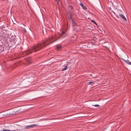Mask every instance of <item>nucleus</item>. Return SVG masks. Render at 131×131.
<instances>
[{
  "mask_svg": "<svg viewBox=\"0 0 131 131\" xmlns=\"http://www.w3.org/2000/svg\"><path fill=\"white\" fill-rule=\"evenodd\" d=\"M5 28L4 27H3L1 28V30H4L5 31V30L4 29V28Z\"/></svg>",
  "mask_w": 131,
  "mask_h": 131,
  "instance_id": "nucleus-18",
  "label": "nucleus"
},
{
  "mask_svg": "<svg viewBox=\"0 0 131 131\" xmlns=\"http://www.w3.org/2000/svg\"><path fill=\"white\" fill-rule=\"evenodd\" d=\"M32 53V52L31 50H29L25 51L24 53V54L25 55H27L28 54H31Z\"/></svg>",
  "mask_w": 131,
  "mask_h": 131,
  "instance_id": "nucleus-3",
  "label": "nucleus"
},
{
  "mask_svg": "<svg viewBox=\"0 0 131 131\" xmlns=\"http://www.w3.org/2000/svg\"><path fill=\"white\" fill-rule=\"evenodd\" d=\"M7 40V39H6V41Z\"/></svg>",
  "mask_w": 131,
  "mask_h": 131,
  "instance_id": "nucleus-25",
  "label": "nucleus"
},
{
  "mask_svg": "<svg viewBox=\"0 0 131 131\" xmlns=\"http://www.w3.org/2000/svg\"><path fill=\"white\" fill-rule=\"evenodd\" d=\"M3 33H1V32H0V36H3Z\"/></svg>",
  "mask_w": 131,
  "mask_h": 131,
  "instance_id": "nucleus-19",
  "label": "nucleus"
},
{
  "mask_svg": "<svg viewBox=\"0 0 131 131\" xmlns=\"http://www.w3.org/2000/svg\"><path fill=\"white\" fill-rule=\"evenodd\" d=\"M23 31H24L25 32H27V31L25 28H23Z\"/></svg>",
  "mask_w": 131,
  "mask_h": 131,
  "instance_id": "nucleus-17",
  "label": "nucleus"
},
{
  "mask_svg": "<svg viewBox=\"0 0 131 131\" xmlns=\"http://www.w3.org/2000/svg\"><path fill=\"white\" fill-rule=\"evenodd\" d=\"M55 37L51 36L50 38L42 40L40 43L36 44L32 47V51L36 52L39 51L46 46L49 45L57 39L54 40Z\"/></svg>",
  "mask_w": 131,
  "mask_h": 131,
  "instance_id": "nucleus-1",
  "label": "nucleus"
},
{
  "mask_svg": "<svg viewBox=\"0 0 131 131\" xmlns=\"http://www.w3.org/2000/svg\"><path fill=\"white\" fill-rule=\"evenodd\" d=\"M94 84V83L92 82H90L87 83V84L89 85H90L91 84Z\"/></svg>",
  "mask_w": 131,
  "mask_h": 131,
  "instance_id": "nucleus-12",
  "label": "nucleus"
},
{
  "mask_svg": "<svg viewBox=\"0 0 131 131\" xmlns=\"http://www.w3.org/2000/svg\"><path fill=\"white\" fill-rule=\"evenodd\" d=\"M2 131H13L9 130L8 129H4V130H2Z\"/></svg>",
  "mask_w": 131,
  "mask_h": 131,
  "instance_id": "nucleus-16",
  "label": "nucleus"
},
{
  "mask_svg": "<svg viewBox=\"0 0 131 131\" xmlns=\"http://www.w3.org/2000/svg\"><path fill=\"white\" fill-rule=\"evenodd\" d=\"M56 47L57 50H59L62 47L60 45H56Z\"/></svg>",
  "mask_w": 131,
  "mask_h": 131,
  "instance_id": "nucleus-6",
  "label": "nucleus"
},
{
  "mask_svg": "<svg viewBox=\"0 0 131 131\" xmlns=\"http://www.w3.org/2000/svg\"><path fill=\"white\" fill-rule=\"evenodd\" d=\"M119 16L121 18L123 19L124 20V21H126V19L123 15L122 14H119Z\"/></svg>",
  "mask_w": 131,
  "mask_h": 131,
  "instance_id": "nucleus-5",
  "label": "nucleus"
},
{
  "mask_svg": "<svg viewBox=\"0 0 131 131\" xmlns=\"http://www.w3.org/2000/svg\"><path fill=\"white\" fill-rule=\"evenodd\" d=\"M80 5L82 7V8L83 9H84L85 10L87 9V8L85 6H84L82 3H81L80 4Z\"/></svg>",
  "mask_w": 131,
  "mask_h": 131,
  "instance_id": "nucleus-7",
  "label": "nucleus"
},
{
  "mask_svg": "<svg viewBox=\"0 0 131 131\" xmlns=\"http://www.w3.org/2000/svg\"><path fill=\"white\" fill-rule=\"evenodd\" d=\"M121 59L123 60L125 62H126L127 64H130L131 65V62H130L128 60H126L124 59L121 58Z\"/></svg>",
  "mask_w": 131,
  "mask_h": 131,
  "instance_id": "nucleus-4",
  "label": "nucleus"
},
{
  "mask_svg": "<svg viewBox=\"0 0 131 131\" xmlns=\"http://www.w3.org/2000/svg\"><path fill=\"white\" fill-rule=\"evenodd\" d=\"M93 106H94L96 107H99L100 105L98 104H94L93 105Z\"/></svg>",
  "mask_w": 131,
  "mask_h": 131,
  "instance_id": "nucleus-15",
  "label": "nucleus"
},
{
  "mask_svg": "<svg viewBox=\"0 0 131 131\" xmlns=\"http://www.w3.org/2000/svg\"><path fill=\"white\" fill-rule=\"evenodd\" d=\"M72 24L73 26H75L76 25V23L73 20H72Z\"/></svg>",
  "mask_w": 131,
  "mask_h": 131,
  "instance_id": "nucleus-11",
  "label": "nucleus"
},
{
  "mask_svg": "<svg viewBox=\"0 0 131 131\" xmlns=\"http://www.w3.org/2000/svg\"><path fill=\"white\" fill-rule=\"evenodd\" d=\"M91 21L94 24L96 25H97V24L96 23V22L93 20H91Z\"/></svg>",
  "mask_w": 131,
  "mask_h": 131,
  "instance_id": "nucleus-13",
  "label": "nucleus"
},
{
  "mask_svg": "<svg viewBox=\"0 0 131 131\" xmlns=\"http://www.w3.org/2000/svg\"><path fill=\"white\" fill-rule=\"evenodd\" d=\"M37 126V125L33 124L25 126V129H29L30 128H33L34 127Z\"/></svg>",
  "mask_w": 131,
  "mask_h": 131,
  "instance_id": "nucleus-2",
  "label": "nucleus"
},
{
  "mask_svg": "<svg viewBox=\"0 0 131 131\" xmlns=\"http://www.w3.org/2000/svg\"><path fill=\"white\" fill-rule=\"evenodd\" d=\"M68 68V67L67 66H66V67H64V68H63L61 70L62 71H63L64 70H65L66 69H67Z\"/></svg>",
  "mask_w": 131,
  "mask_h": 131,
  "instance_id": "nucleus-10",
  "label": "nucleus"
},
{
  "mask_svg": "<svg viewBox=\"0 0 131 131\" xmlns=\"http://www.w3.org/2000/svg\"><path fill=\"white\" fill-rule=\"evenodd\" d=\"M69 20H71L72 21V20H73V18H72V17L71 16H69Z\"/></svg>",
  "mask_w": 131,
  "mask_h": 131,
  "instance_id": "nucleus-14",
  "label": "nucleus"
},
{
  "mask_svg": "<svg viewBox=\"0 0 131 131\" xmlns=\"http://www.w3.org/2000/svg\"><path fill=\"white\" fill-rule=\"evenodd\" d=\"M57 1L58 4H59V2L60 1V0H56Z\"/></svg>",
  "mask_w": 131,
  "mask_h": 131,
  "instance_id": "nucleus-23",
  "label": "nucleus"
},
{
  "mask_svg": "<svg viewBox=\"0 0 131 131\" xmlns=\"http://www.w3.org/2000/svg\"><path fill=\"white\" fill-rule=\"evenodd\" d=\"M1 27H0V28H1Z\"/></svg>",
  "mask_w": 131,
  "mask_h": 131,
  "instance_id": "nucleus-26",
  "label": "nucleus"
},
{
  "mask_svg": "<svg viewBox=\"0 0 131 131\" xmlns=\"http://www.w3.org/2000/svg\"><path fill=\"white\" fill-rule=\"evenodd\" d=\"M69 13L70 14V16L72 17V14H71V12H70Z\"/></svg>",
  "mask_w": 131,
  "mask_h": 131,
  "instance_id": "nucleus-20",
  "label": "nucleus"
},
{
  "mask_svg": "<svg viewBox=\"0 0 131 131\" xmlns=\"http://www.w3.org/2000/svg\"><path fill=\"white\" fill-rule=\"evenodd\" d=\"M27 61L29 64H30L31 63V60L30 58H28L27 59Z\"/></svg>",
  "mask_w": 131,
  "mask_h": 131,
  "instance_id": "nucleus-9",
  "label": "nucleus"
},
{
  "mask_svg": "<svg viewBox=\"0 0 131 131\" xmlns=\"http://www.w3.org/2000/svg\"><path fill=\"white\" fill-rule=\"evenodd\" d=\"M70 8L71 9H73V6H70Z\"/></svg>",
  "mask_w": 131,
  "mask_h": 131,
  "instance_id": "nucleus-24",
  "label": "nucleus"
},
{
  "mask_svg": "<svg viewBox=\"0 0 131 131\" xmlns=\"http://www.w3.org/2000/svg\"><path fill=\"white\" fill-rule=\"evenodd\" d=\"M114 14L115 15V16H116V17H117L118 18H119V17H118V16L114 12Z\"/></svg>",
  "mask_w": 131,
  "mask_h": 131,
  "instance_id": "nucleus-21",
  "label": "nucleus"
},
{
  "mask_svg": "<svg viewBox=\"0 0 131 131\" xmlns=\"http://www.w3.org/2000/svg\"><path fill=\"white\" fill-rule=\"evenodd\" d=\"M101 100H100L99 99H94V100H93V101H96V102H94L93 103L95 104V103H97V102L99 101H100Z\"/></svg>",
  "mask_w": 131,
  "mask_h": 131,
  "instance_id": "nucleus-8",
  "label": "nucleus"
},
{
  "mask_svg": "<svg viewBox=\"0 0 131 131\" xmlns=\"http://www.w3.org/2000/svg\"><path fill=\"white\" fill-rule=\"evenodd\" d=\"M65 33V32L64 31H62L61 32V34L62 35L64 34Z\"/></svg>",
  "mask_w": 131,
  "mask_h": 131,
  "instance_id": "nucleus-22",
  "label": "nucleus"
}]
</instances>
